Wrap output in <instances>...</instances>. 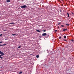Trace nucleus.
<instances>
[{
	"label": "nucleus",
	"instance_id": "1",
	"mask_svg": "<svg viewBox=\"0 0 74 74\" xmlns=\"http://www.w3.org/2000/svg\"><path fill=\"white\" fill-rule=\"evenodd\" d=\"M0 54H1L0 55V58H1V56H3L4 54V53L2 52L1 51H0Z\"/></svg>",
	"mask_w": 74,
	"mask_h": 74
},
{
	"label": "nucleus",
	"instance_id": "2",
	"mask_svg": "<svg viewBox=\"0 0 74 74\" xmlns=\"http://www.w3.org/2000/svg\"><path fill=\"white\" fill-rule=\"evenodd\" d=\"M21 8H26L27 6L26 5H24L21 7Z\"/></svg>",
	"mask_w": 74,
	"mask_h": 74
},
{
	"label": "nucleus",
	"instance_id": "3",
	"mask_svg": "<svg viewBox=\"0 0 74 74\" xmlns=\"http://www.w3.org/2000/svg\"><path fill=\"white\" fill-rule=\"evenodd\" d=\"M46 35H47V33H43L42 34V36H46Z\"/></svg>",
	"mask_w": 74,
	"mask_h": 74
},
{
	"label": "nucleus",
	"instance_id": "4",
	"mask_svg": "<svg viewBox=\"0 0 74 74\" xmlns=\"http://www.w3.org/2000/svg\"><path fill=\"white\" fill-rule=\"evenodd\" d=\"M66 30H67V28H66V29H63L62 31L64 32V31H66Z\"/></svg>",
	"mask_w": 74,
	"mask_h": 74
},
{
	"label": "nucleus",
	"instance_id": "5",
	"mask_svg": "<svg viewBox=\"0 0 74 74\" xmlns=\"http://www.w3.org/2000/svg\"><path fill=\"white\" fill-rule=\"evenodd\" d=\"M36 31L37 32H38V33H40V32H41V31H40L38 29H37Z\"/></svg>",
	"mask_w": 74,
	"mask_h": 74
},
{
	"label": "nucleus",
	"instance_id": "6",
	"mask_svg": "<svg viewBox=\"0 0 74 74\" xmlns=\"http://www.w3.org/2000/svg\"><path fill=\"white\" fill-rule=\"evenodd\" d=\"M10 24L11 25H14V24H15V23H10Z\"/></svg>",
	"mask_w": 74,
	"mask_h": 74
},
{
	"label": "nucleus",
	"instance_id": "7",
	"mask_svg": "<svg viewBox=\"0 0 74 74\" xmlns=\"http://www.w3.org/2000/svg\"><path fill=\"white\" fill-rule=\"evenodd\" d=\"M36 57L37 58H39V55H37L36 56Z\"/></svg>",
	"mask_w": 74,
	"mask_h": 74
},
{
	"label": "nucleus",
	"instance_id": "8",
	"mask_svg": "<svg viewBox=\"0 0 74 74\" xmlns=\"http://www.w3.org/2000/svg\"><path fill=\"white\" fill-rule=\"evenodd\" d=\"M7 2H10V0H7Z\"/></svg>",
	"mask_w": 74,
	"mask_h": 74
},
{
	"label": "nucleus",
	"instance_id": "9",
	"mask_svg": "<svg viewBox=\"0 0 74 74\" xmlns=\"http://www.w3.org/2000/svg\"><path fill=\"white\" fill-rule=\"evenodd\" d=\"M64 38H66V36H64Z\"/></svg>",
	"mask_w": 74,
	"mask_h": 74
},
{
	"label": "nucleus",
	"instance_id": "10",
	"mask_svg": "<svg viewBox=\"0 0 74 74\" xmlns=\"http://www.w3.org/2000/svg\"><path fill=\"white\" fill-rule=\"evenodd\" d=\"M67 14L68 15V17H69V13H67Z\"/></svg>",
	"mask_w": 74,
	"mask_h": 74
},
{
	"label": "nucleus",
	"instance_id": "11",
	"mask_svg": "<svg viewBox=\"0 0 74 74\" xmlns=\"http://www.w3.org/2000/svg\"><path fill=\"white\" fill-rule=\"evenodd\" d=\"M66 25H67V26H69V24H66Z\"/></svg>",
	"mask_w": 74,
	"mask_h": 74
},
{
	"label": "nucleus",
	"instance_id": "12",
	"mask_svg": "<svg viewBox=\"0 0 74 74\" xmlns=\"http://www.w3.org/2000/svg\"><path fill=\"white\" fill-rule=\"evenodd\" d=\"M71 41H72V42H74V40L72 39L71 40Z\"/></svg>",
	"mask_w": 74,
	"mask_h": 74
},
{
	"label": "nucleus",
	"instance_id": "13",
	"mask_svg": "<svg viewBox=\"0 0 74 74\" xmlns=\"http://www.w3.org/2000/svg\"><path fill=\"white\" fill-rule=\"evenodd\" d=\"M22 72H20L19 73V74H22Z\"/></svg>",
	"mask_w": 74,
	"mask_h": 74
},
{
	"label": "nucleus",
	"instance_id": "14",
	"mask_svg": "<svg viewBox=\"0 0 74 74\" xmlns=\"http://www.w3.org/2000/svg\"><path fill=\"white\" fill-rule=\"evenodd\" d=\"M60 24H61V23H59L58 24V25H60Z\"/></svg>",
	"mask_w": 74,
	"mask_h": 74
},
{
	"label": "nucleus",
	"instance_id": "15",
	"mask_svg": "<svg viewBox=\"0 0 74 74\" xmlns=\"http://www.w3.org/2000/svg\"><path fill=\"white\" fill-rule=\"evenodd\" d=\"M59 39H61L62 38V37L61 36H60L59 37Z\"/></svg>",
	"mask_w": 74,
	"mask_h": 74
},
{
	"label": "nucleus",
	"instance_id": "16",
	"mask_svg": "<svg viewBox=\"0 0 74 74\" xmlns=\"http://www.w3.org/2000/svg\"><path fill=\"white\" fill-rule=\"evenodd\" d=\"M43 32H46V30H44L43 31Z\"/></svg>",
	"mask_w": 74,
	"mask_h": 74
},
{
	"label": "nucleus",
	"instance_id": "17",
	"mask_svg": "<svg viewBox=\"0 0 74 74\" xmlns=\"http://www.w3.org/2000/svg\"><path fill=\"white\" fill-rule=\"evenodd\" d=\"M7 45V44H5L3 45H3L2 46H3V45Z\"/></svg>",
	"mask_w": 74,
	"mask_h": 74
},
{
	"label": "nucleus",
	"instance_id": "18",
	"mask_svg": "<svg viewBox=\"0 0 74 74\" xmlns=\"http://www.w3.org/2000/svg\"><path fill=\"white\" fill-rule=\"evenodd\" d=\"M61 27H64V25H62L61 26Z\"/></svg>",
	"mask_w": 74,
	"mask_h": 74
},
{
	"label": "nucleus",
	"instance_id": "19",
	"mask_svg": "<svg viewBox=\"0 0 74 74\" xmlns=\"http://www.w3.org/2000/svg\"><path fill=\"white\" fill-rule=\"evenodd\" d=\"M64 41H67V40H63Z\"/></svg>",
	"mask_w": 74,
	"mask_h": 74
},
{
	"label": "nucleus",
	"instance_id": "20",
	"mask_svg": "<svg viewBox=\"0 0 74 74\" xmlns=\"http://www.w3.org/2000/svg\"><path fill=\"white\" fill-rule=\"evenodd\" d=\"M18 48H21V46H18Z\"/></svg>",
	"mask_w": 74,
	"mask_h": 74
},
{
	"label": "nucleus",
	"instance_id": "21",
	"mask_svg": "<svg viewBox=\"0 0 74 74\" xmlns=\"http://www.w3.org/2000/svg\"><path fill=\"white\" fill-rule=\"evenodd\" d=\"M57 31H58V30H55V31H54V32H57Z\"/></svg>",
	"mask_w": 74,
	"mask_h": 74
},
{
	"label": "nucleus",
	"instance_id": "22",
	"mask_svg": "<svg viewBox=\"0 0 74 74\" xmlns=\"http://www.w3.org/2000/svg\"><path fill=\"white\" fill-rule=\"evenodd\" d=\"M12 36H15V35H16V34H12Z\"/></svg>",
	"mask_w": 74,
	"mask_h": 74
},
{
	"label": "nucleus",
	"instance_id": "23",
	"mask_svg": "<svg viewBox=\"0 0 74 74\" xmlns=\"http://www.w3.org/2000/svg\"><path fill=\"white\" fill-rule=\"evenodd\" d=\"M72 14H73V15H74V13H73V12H72Z\"/></svg>",
	"mask_w": 74,
	"mask_h": 74
},
{
	"label": "nucleus",
	"instance_id": "24",
	"mask_svg": "<svg viewBox=\"0 0 74 74\" xmlns=\"http://www.w3.org/2000/svg\"><path fill=\"white\" fill-rule=\"evenodd\" d=\"M3 35L2 34H1L0 35V37H1V36Z\"/></svg>",
	"mask_w": 74,
	"mask_h": 74
},
{
	"label": "nucleus",
	"instance_id": "25",
	"mask_svg": "<svg viewBox=\"0 0 74 74\" xmlns=\"http://www.w3.org/2000/svg\"><path fill=\"white\" fill-rule=\"evenodd\" d=\"M1 59H3V57H1Z\"/></svg>",
	"mask_w": 74,
	"mask_h": 74
},
{
	"label": "nucleus",
	"instance_id": "26",
	"mask_svg": "<svg viewBox=\"0 0 74 74\" xmlns=\"http://www.w3.org/2000/svg\"><path fill=\"white\" fill-rule=\"evenodd\" d=\"M2 43V42H0V44Z\"/></svg>",
	"mask_w": 74,
	"mask_h": 74
},
{
	"label": "nucleus",
	"instance_id": "27",
	"mask_svg": "<svg viewBox=\"0 0 74 74\" xmlns=\"http://www.w3.org/2000/svg\"><path fill=\"white\" fill-rule=\"evenodd\" d=\"M3 45H0V46H3Z\"/></svg>",
	"mask_w": 74,
	"mask_h": 74
},
{
	"label": "nucleus",
	"instance_id": "28",
	"mask_svg": "<svg viewBox=\"0 0 74 74\" xmlns=\"http://www.w3.org/2000/svg\"><path fill=\"white\" fill-rule=\"evenodd\" d=\"M61 11H62V10H60V12H61Z\"/></svg>",
	"mask_w": 74,
	"mask_h": 74
},
{
	"label": "nucleus",
	"instance_id": "29",
	"mask_svg": "<svg viewBox=\"0 0 74 74\" xmlns=\"http://www.w3.org/2000/svg\"><path fill=\"white\" fill-rule=\"evenodd\" d=\"M58 12H59V10H58Z\"/></svg>",
	"mask_w": 74,
	"mask_h": 74
},
{
	"label": "nucleus",
	"instance_id": "30",
	"mask_svg": "<svg viewBox=\"0 0 74 74\" xmlns=\"http://www.w3.org/2000/svg\"><path fill=\"white\" fill-rule=\"evenodd\" d=\"M58 29L59 28V27H58Z\"/></svg>",
	"mask_w": 74,
	"mask_h": 74
},
{
	"label": "nucleus",
	"instance_id": "31",
	"mask_svg": "<svg viewBox=\"0 0 74 74\" xmlns=\"http://www.w3.org/2000/svg\"><path fill=\"white\" fill-rule=\"evenodd\" d=\"M5 40H7V39H5Z\"/></svg>",
	"mask_w": 74,
	"mask_h": 74
}]
</instances>
